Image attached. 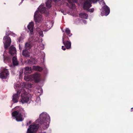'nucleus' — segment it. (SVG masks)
<instances>
[{"instance_id": "f257e3e1", "label": "nucleus", "mask_w": 133, "mask_h": 133, "mask_svg": "<svg viewBox=\"0 0 133 133\" xmlns=\"http://www.w3.org/2000/svg\"><path fill=\"white\" fill-rule=\"evenodd\" d=\"M15 110L17 109V110L12 112V117L14 119L18 122L22 121L24 119V117H26L27 114L25 112L23 109L20 108L19 107H16L15 108Z\"/></svg>"}, {"instance_id": "f03ea898", "label": "nucleus", "mask_w": 133, "mask_h": 133, "mask_svg": "<svg viewBox=\"0 0 133 133\" xmlns=\"http://www.w3.org/2000/svg\"><path fill=\"white\" fill-rule=\"evenodd\" d=\"M38 11H37L35 13L34 19L36 22H39L42 19V13H48L47 11L44 6V4H42L38 8Z\"/></svg>"}, {"instance_id": "7ed1b4c3", "label": "nucleus", "mask_w": 133, "mask_h": 133, "mask_svg": "<svg viewBox=\"0 0 133 133\" xmlns=\"http://www.w3.org/2000/svg\"><path fill=\"white\" fill-rule=\"evenodd\" d=\"M20 92L21 94V102L22 103H27L31 100V95L23 88L21 89Z\"/></svg>"}, {"instance_id": "20e7f679", "label": "nucleus", "mask_w": 133, "mask_h": 133, "mask_svg": "<svg viewBox=\"0 0 133 133\" xmlns=\"http://www.w3.org/2000/svg\"><path fill=\"white\" fill-rule=\"evenodd\" d=\"M8 32L9 33H8L7 32H6V35L4 37L3 39V43L5 49H6L10 45L11 42V38L9 37V36L10 34L14 37H15L16 36L15 34L12 32H9V31Z\"/></svg>"}, {"instance_id": "39448f33", "label": "nucleus", "mask_w": 133, "mask_h": 133, "mask_svg": "<svg viewBox=\"0 0 133 133\" xmlns=\"http://www.w3.org/2000/svg\"><path fill=\"white\" fill-rule=\"evenodd\" d=\"M39 125L36 124L30 125L27 129V133H34L36 132L39 127Z\"/></svg>"}, {"instance_id": "423d86ee", "label": "nucleus", "mask_w": 133, "mask_h": 133, "mask_svg": "<svg viewBox=\"0 0 133 133\" xmlns=\"http://www.w3.org/2000/svg\"><path fill=\"white\" fill-rule=\"evenodd\" d=\"M98 0H89L85 2L84 4L83 8L85 9L88 10L91 6L92 2L94 3L96 2Z\"/></svg>"}, {"instance_id": "0eeeda50", "label": "nucleus", "mask_w": 133, "mask_h": 133, "mask_svg": "<svg viewBox=\"0 0 133 133\" xmlns=\"http://www.w3.org/2000/svg\"><path fill=\"white\" fill-rule=\"evenodd\" d=\"M50 121V120H49V119L48 120H40L39 123L41 124V127L44 129H47L49 126Z\"/></svg>"}, {"instance_id": "6e6552de", "label": "nucleus", "mask_w": 133, "mask_h": 133, "mask_svg": "<svg viewBox=\"0 0 133 133\" xmlns=\"http://www.w3.org/2000/svg\"><path fill=\"white\" fill-rule=\"evenodd\" d=\"M9 75V73L7 69H4L3 71L0 73V78L2 79H6L8 78Z\"/></svg>"}, {"instance_id": "1a4fd4ad", "label": "nucleus", "mask_w": 133, "mask_h": 133, "mask_svg": "<svg viewBox=\"0 0 133 133\" xmlns=\"http://www.w3.org/2000/svg\"><path fill=\"white\" fill-rule=\"evenodd\" d=\"M39 118L40 120H48L49 119L50 120V118L49 115L45 112H43L39 116Z\"/></svg>"}, {"instance_id": "9d476101", "label": "nucleus", "mask_w": 133, "mask_h": 133, "mask_svg": "<svg viewBox=\"0 0 133 133\" xmlns=\"http://www.w3.org/2000/svg\"><path fill=\"white\" fill-rule=\"evenodd\" d=\"M31 78H33L36 82H38L40 80L41 75L39 73H36L31 75Z\"/></svg>"}, {"instance_id": "9b49d317", "label": "nucleus", "mask_w": 133, "mask_h": 133, "mask_svg": "<svg viewBox=\"0 0 133 133\" xmlns=\"http://www.w3.org/2000/svg\"><path fill=\"white\" fill-rule=\"evenodd\" d=\"M22 88H23L25 90H26V92L28 90V89L31 87L32 85L30 83H23L20 84Z\"/></svg>"}, {"instance_id": "f8f14e48", "label": "nucleus", "mask_w": 133, "mask_h": 133, "mask_svg": "<svg viewBox=\"0 0 133 133\" xmlns=\"http://www.w3.org/2000/svg\"><path fill=\"white\" fill-rule=\"evenodd\" d=\"M20 93L21 94L20 91L19 92V91H17L16 94H14L13 95L12 101L14 103H16L18 101Z\"/></svg>"}, {"instance_id": "ddd939ff", "label": "nucleus", "mask_w": 133, "mask_h": 133, "mask_svg": "<svg viewBox=\"0 0 133 133\" xmlns=\"http://www.w3.org/2000/svg\"><path fill=\"white\" fill-rule=\"evenodd\" d=\"M103 5H104L103 7V10L105 11L106 16L108 15L110 13V10L109 8L106 5L104 2H103Z\"/></svg>"}, {"instance_id": "4468645a", "label": "nucleus", "mask_w": 133, "mask_h": 133, "mask_svg": "<svg viewBox=\"0 0 133 133\" xmlns=\"http://www.w3.org/2000/svg\"><path fill=\"white\" fill-rule=\"evenodd\" d=\"M34 24L33 22H30L28 26V28L30 31V34L31 35L33 34Z\"/></svg>"}, {"instance_id": "2eb2a0df", "label": "nucleus", "mask_w": 133, "mask_h": 133, "mask_svg": "<svg viewBox=\"0 0 133 133\" xmlns=\"http://www.w3.org/2000/svg\"><path fill=\"white\" fill-rule=\"evenodd\" d=\"M63 42L64 45L66 47V49H69L71 48V44L70 42L66 41H64V38L63 37Z\"/></svg>"}, {"instance_id": "dca6fc26", "label": "nucleus", "mask_w": 133, "mask_h": 133, "mask_svg": "<svg viewBox=\"0 0 133 133\" xmlns=\"http://www.w3.org/2000/svg\"><path fill=\"white\" fill-rule=\"evenodd\" d=\"M22 54L23 55L26 57H29L30 56V53L28 49H25L23 50Z\"/></svg>"}, {"instance_id": "f3484780", "label": "nucleus", "mask_w": 133, "mask_h": 133, "mask_svg": "<svg viewBox=\"0 0 133 133\" xmlns=\"http://www.w3.org/2000/svg\"><path fill=\"white\" fill-rule=\"evenodd\" d=\"M16 48L12 46L9 48V53L12 55H13L16 54Z\"/></svg>"}, {"instance_id": "a211bd4d", "label": "nucleus", "mask_w": 133, "mask_h": 133, "mask_svg": "<svg viewBox=\"0 0 133 133\" xmlns=\"http://www.w3.org/2000/svg\"><path fill=\"white\" fill-rule=\"evenodd\" d=\"M40 28L41 29L39 28H36V30L38 32L40 36L41 37H43V35L42 30L44 31V30L42 29L41 28Z\"/></svg>"}, {"instance_id": "6ab92c4d", "label": "nucleus", "mask_w": 133, "mask_h": 133, "mask_svg": "<svg viewBox=\"0 0 133 133\" xmlns=\"http://www.w3.org/2000/svg\"><path fill=\"white\" fill-rule=\"evenodd\" d=\"M53 23L52 22L50 21H48L46 23V24L45 25L47 28L48 29V30L50 29L52 26Z\"/></svg>"}, {"instance_id": "aec40b11", "label": "nucleus", "mask_w": 133, "mask_h": 133, "mask_svg": "<svg viewBox=\"0 0 133 133\" xmlns=\"http://www.w3.org/2000/svg\"><path fill=\"white\" fill-rule=\"evenodd\" d=\"M24 72L25 74L28 72V73H30L32 71V68L31 67H29L28 66L25 67L24 68Z\"/></svg>"}, {"instance_id": "412c9836", "label": "nucleus", "mask_w": 133, "mask_h": 133, "mask_svg": "<svg viewBox=\"0 0 133 133\" xmlns=\"http://www.w3.org/2000/svg\"><path fill=\"white\" fill-rule=\"evenodd\" d=\"M12 63L14 65H17L18 64V62L17 61V58L16 57H14L12 58Z\"/></svg>"}, {"instance_id": "4be33fe9", "label": "nucleus", "mask_w": 133, "mask_h": 133, "mask_svg": "<svg viewBox=\"0 0 133 133\" xmlns=\"http://www.w3.org/2000/svg\"><path fill=\"white\" fill-rule=\"evenodd\" d=\"M79 15L80 17L83 18L87 19L88 17V15L85 13H81Z\"/></svg>"}, {"instance_id": "5701e85b", "label": "nucleus", "mask_w": 133, "mask_h": 133, "mask_svg": "<svg viewBox=\"0 0 133 133\" xmlns=\"http://www.w3.org/2000/svg\"><path fill=\"white\" fill-rule=\"evenodd\" d=\"M33 69L35 70L39 71H41L43 70L41 67H39L38 66H34L33 67Z\"/></svg>"}, {"instance_id": "b1692460", "label": "nucleus", "mask_w": 133, "mask_h": 133, "mask_svg": "<svg viewBox=\"0 0 133 133\" xmlns=\"http://www.w3.org/2000/svg\"><path fill=\"white\" fill-rule=\"evenodd\" d=\"M31 76L26 75L24 77V79L27 81H31L32 79H31Z\"/></svg>"}, {"instance_id": "393cba45", "label": "nucleus", "mask_w": 133, "mask_h": 133, "mask_svg": "<svg viewBox=\"0 0 133 133\" xmlns=\"http://www.w3.org/2000/svg\"><path fill=\"white\" fill-rule=\"evenodd\" d=\"M52 1L51 0H48L47 2L46 3V6L48 8H50L51 7V3Z\"/></svg>"}, {"instance_id": "a878e982", "label": "nucleus", "mask_w": 133, "mask_h": 133, "mask_svg": "<svg viewBox=\"0 0 133 133\" xmlns=\"http://www.w3.org/2000/svg\"><path fill=\"white\" fill-rule=\"evenodd\" d=\"M65 32L66 33L67 35L69 36H70L72 35V34H70V31L68 28H66L65 29Z\"/></svg>"}, {"instance_id": "bb28decb", "label": "nucleus", "mask_w": 133, "mask_h": 133, "mask_svg": "<svg viewBox=\"0 0 133 133\" xmlns=\"http://www.w3.org/2000/svg\"><path fill=\"white\" fill-rule=\"evenodd\" d=\"M25 49L29 50L31 48V46L30 43H26L25 44Z\"/></svg>"}, {"instance_id": "cd10ccee", "label": "nucleus", "mask_w": 133, "mask_h": 133, "mask_svg": "<svg viewBox=\"0 0 133 133\" xmlns=\"http://www.w3.org/2000/svg\"><path fill=\"white\" fill-rule=\"evenodd\" d=\"M38 47L40 50H43L44 49V45L42 43L40 44V45H38Z\"/></svg>"}, {"instance_id": "c85d7f7f", "label": "nucleus", "mask_w": 133, "mask_h": 133, "mask_svg": "<svg viewBox=\"0 0 133 133\" xmlns=\"http://www.w3.org/2000/svg\"><path fill=\"white\" fill-rule=\"evenodd\" d=\"M68 2L69 3V4L70 5V6H69H69L71 8H73L75 6V5L74 4V3H75V2H73V1L71 3H70L68 1Z\"/></svg>"}, {"instance_id": "c756f323", "label": "nucleus", "mask_w": 133, "mask_h": 133, "mask_svg": "<svg viewBox=\"0 0 133 133\" xmlns=\"http://www.w3.org/2000/svg\"><path fill=\"white\" fill-rule=\"evenodd\" d=\"M36 102V103H37V104H39L41 103V99L39 97H37Z\"/></svg>"}, {"instance_id": "7c9ffc66", "label": "nucleus", "mask_w": 133, "mask_h": 133, "mask_svg": "<svg viewBox=\"0 0 133 133\" xmlns=\"http://www.w3.org/2000/svg\"><path fill=\"white\" fill-rule=\"evenodd\" d=\"M19 83L17 82V83H15L14 84V88L15 89H16L17 88H19Z\"/></svg>"}, {"instance_id": "2f4dec72", "label": "nucleus", "mask_w": 133, "mask_h": 133, "mask_svg": "<svg viewBox=\"0 0 133 133\" xmlns=\"http://www.w3.org/2000/svg\"><path fill=\"white\" fill-rule=\"evenodd\" d=\"M18 41L20 43H21L23 41V38L22 37H20L18 39Z\"/></svg>"}, {"instance_id": "473e14b6", "label": "nucleus", "mask_w": 133, "mask_h": 133, "mask_svg": "<svg viewBox=\"0 0 133 133\" xmlns=\"http://www.w3.org/2000/svg\"><path fill=\"white\" fill-rule=\"evenodd\" d=\"M77 0H68V1L70 3L72 2L73 1L75 2V3H77Z\"/></svg>"}, {"instance_id": "72a5a7b5", "label": "nucleus", "mask_w": 133, "mask_h": 133, "mask_svg": "<svg viewBox=\"0 0 133 133\" xmlns=\"http://www.w3.org/2000/svg\"><path fill=\"white\" fill-rule=\"evenodd\" d=\"M94 10V8H92L89 9L88 11L90 12H92Z\"/></svg>"}, {"instance_id": "f704fd0d", "label": "nucleus", "mask_w": 133, "mask_h": 133, "mask_svg": "<svg viewBox=\"0 0 133 133\" xmlns=\"http://www.w3.org/2000/svg\"><path fill=\"white\" fill-rule=\"evenodd\" d=\"M61 0H53V1L54 2H60Z\"/></svg>"}, {"instance_id": "c9c22d12", "label": "nucleus", "mask_w": 133, "mask_h": 133, "mask_svg": "<svg viewBox=\"0 0 133 133\" xmlns=\"http://www.w3.org/2000/svg\"><path fill=\"white\" fill-rule=\"evenodd\" d=\"M82 22L84 23V24H86L87 23V21L86 20H82Z\"/></svg>"}, {"instance_id": "e433bc0d", "label": "nucleus", "mask_w": 133, "mask_h": 133, "mask_svg": "<svg viewBox=\"0 0 133 133\" xmlns=\"http://www.w3.org/2000/svg\"><path fill=\"white\" fill-rule=\"evenodd\" d=\"M62 49L64 50H66V48H64V46H62Z\"/></svg>"}, {"instance_id": "4c0bfd02", "label": "nucleus", "mask_w": 133, "mask_h": 133, "mask_svg": "<svg viewBox=\"0 0 133 133\" xmlns=\"http://www.w3.org/2000/svg\"><path fill=\"white\" fill-rule=\"evenodd\" d=\"M31 122L30 121H29V123H27V125H28L29 124H30L31 123Z\"/></svg>"}, {"instance_id": "58836bf2", "label": "nucleus", "mask_w": 133, "mask_h": 133, "mask_svg": "<svg viewBox=\"0 0 133 133\" xmlns=\"http://www.w3.org/2000/svg\"><path fill=\"white\" fill-rule=\"evenodd\" d=\"M39 90L41 91V92L42 93V89L41 88H40L39 89Z\"/></svg>"}, {"instance_id": "ea45409f", "label": "nucleus", "mask_w": 133, "mask_h": 133, "mask_svg": "<svg viewBox=\"0 0 133 133\" xmlns=\"http://www.w3.org/2000/svg\"><path fill=\"white\" fill-rule=\"evenodd\" d=\"M19 48L20 50H22V48L20 46V44H19Z\"/></svg>"}, {"instance_id": "a19ab883", "label": "nucleus", "mask_w": 133, "mask_h": 133, "mask_svg": "<svg viewBox=\"0 0 133 133\" xmlns=\"http://www.w3.org/2000/svg\"><path fill=\"white\" fill-rule=\"evenodd\" d=\"M131 109V111H132V110H133V108H132Z\"/></svg>"}, {"instance_id": "79ce46f5", "label": "nucleus", "mask_w": 133, "mask_h": 133, "mask_svg": "<svg viewBox=\"0 0 133 133\" xmlns=\"http://www.w3.org/2000/svg\"><path fill=\"white\" fill-rule=\"evenodd\" d=\"M41 42H42V41H43V39H41Z\"/></svg>"}, {"instance_id": "37998d69", "label": "nucleus", "mask_w": 133, "mask_h": 133, "mask_svg": "<svg viewBox=\"0 0 133 133\" xmlns=\"http://www.w3.org/2000/svg\"><path fill=\"white\" fill-rule=\"evenodd\" d=\"M77 21H79V19H77Z\"/></svg>"}, {"instance_id": "c03bdc74", "label": "nucleus", "mask_w": 133, "mask_h": 133, "mask_svg": "<svg viewBox=\"0 0 133 133\" xmlns=\"http://www.w3.org/2000/svg\"><path fill=\"white\" fill-rule=\"evenodd\" d=\"M6 59H4V62L5 61V60Z\"/></svg>"}, {"instance_id": "a18cd8bd", "label": "nucleus", "mask_w": 133, "mask_h": 133, "mask_svg": "<svg viewBox=\"0 0 133 133\" xmlns=\"http://www.w3.org/2000/svg\"><path fill=\"white\" fill-rule=\"evenodd\" d=\"M23 0L22 1V2H21V3H22L23 2Z\"/></svg>"}, {"instance_id": "49530a36", "label": "nucleus", "mask_w": 133, "mask_h": 133, "mask_svg": "<svg viewBox=\"0 0 133 133\" xmlns=\"http://www.w3.org/2000/svg\"><path fill=\"white\" fill-rule=\"evenodd\" d=\"M43 56H44V54L43 55Z\"/></svg>"}, {"instance_id": "de8ad7c7", "label": "nucleus", "mask_w": 133, "mask_h": 133, "mask_svg": "<svg viewBox=\"0 0 133 133\" xmlns=\"http://www.w3.org/2000/svg\"><path fill=\"white\" fill-rule=\"evenodd\" d=\"M3 56H4V55H3Z\"/></svg>"}, {"instance_id": "09e8293b", "label": "nucleus", "mask_w": 133, "mask_h": 133, "mask_svg": "<svg viewBox=\"0 0 133 133\" xmlns=\"http://www.w3.org/2000/svg\"><path fill=\"white\" fill-rule=\"evenodd\" d=\"M38 93H39V92H39V91H38Z\"/></svg>"}, {"instance_id": "8fccbe9b", "label": "nucleus", "mask_w": 133, "mask_h": 133, "mask_svg": "<svg viewBox=\"0 0 133 133\" xmlns=\"http://www.w3.org/2000/svg\"><path fill=\"white\" fill-rule=\"evenodd\" d=\"M63 32H64V31H63Z\"/></svg>"}]
</instances>
